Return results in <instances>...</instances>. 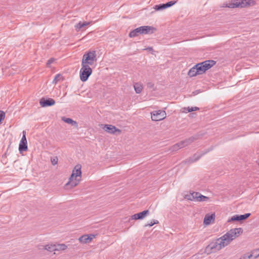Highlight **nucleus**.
Listing matches in <instances>:
<instances>
[{
	"instance_id": "nucleus-1",
	"label": "nucleus",
	"mask_w": 259,
	"mask_h": 259,
	"mask_svg": "<svg viewBox=\"0 0 259 259\" xmlns=\"http://www.w3.org/2000/svg\"><path fill=\"white\" fill-rule=\"evenodd\" d=\"M243 232L241 228L231 229L225 235L212 241L205 247L204 252L207 254L221 250L229 245L230 242Z\"/></svg>"
},
{
	"instance_id": "nucleus-2",
	"label": "nucleus",
	"mask_w": 259,
	"mask_h": 259,
	"mask_svg": "<svg viewBox=\"0 0 259 259\" xmlns=\"http://www.w3.org/2000/svg\"><path fill=\"white\" fill-rule=\"evenodd\" d=\"M81 166L80 164H77L74 167L69 178V181L65 185L66 189H68L69 186H70V188H72L78 184L81 177Z\"/></svg>"
},
{
	"instance_id": "nucleus-3",
	"label": "nucleus",
	"mask_w": 259,
	"mask_h": 259,
	"mask_svg": "<svg viewBox=\"0 0 259 259\" xmlns=\"http://www.w3.org/2000/svg\"><path fill=\"white\" fill-rule=\"evenodd\" d=\"M156 29L153 26H143L138 27L131 31L129 33V37H134L138 36L139 34H152L156 31Z\"/></svg>"
},
{
	"instance_id": "nucleus-4",
	"label": "nucleus",
	"mask_w": 259,
	"mask_h": 259,
	"mask_svg": "<svg viewBox=\"0 0 259 259\" xmlns=\"http://www.w3.org/2000/svg\"><path fill=\"white\" fill-rule=\"evenodd\" d=\"M97 54L95 51H91L85 53L83 55L81 65L90 66L97 62Z\"/></svg>"
},
{
	"instance_id": "nucleus-5",
	"label": "nucleus",
	"mask_w": 259,
	"mask_h": 259,
	"mask_svg": "<svg viewBox=\"0 0 259 259\" xmlns=\"http://www.w3.org/2000/svg\"><path fill=\"white\" fill-rule=\"evenodd\" d=\"M251 4H254V1L251 0H233L226 4L224 7H228L231 8H245L250 6Z\"/></svg>"
},
{
	"instance_id": "nucleus-6",
	"label": "nucleus",
	"mask_w": 259,
	"mask_h": 259,
	"mask_svg": "<svg viewBox=\"0 0 259 259\" xmlns=\"http://www.w3.org/2000/svg\"><path fill=\"white\" fill-rule=\"evenodd\" d=\"M215 64L216 61L212 60H208L202 62L197 63L195 65V67H197V69L198 70L199 74H202Z\"/></svg>"
},
{
	"instance_id": "nucleus-7",
	"label": "nucleus",
	"mask_w": 259,
	"mask_h": 259,
	"mask_svg": "<svg viewBox=\"0 0 259 259\" xmlns=\"http://www.w3.org/2000/svg\"><path fill=\"white\" fill-rule=\"evenodd\" d=\"M92 73V69L90 66L81 65V68L79 72L80 80L83 82L87 81Z\"/></svg>"
},
{
	"instance_id": "nucleus-8",
	"label": "nucleus",
	"mask_w": 259,
	"mask_h": 259,
	"mask_svg": "<svg viewBox=\"0 0 259 259\" xmlns=\"http://www.w3.org/2000/svg\"><path fill=\"white\" fill-rule=\"evenodd\" d=\"M166 113L164 111H154L151 113V119L153 121H160L166 117Z\"/></svg>"
},
{
	"instance_id": "nucleus-9",
	"label": "nucleus",
	"mask_w": 259,
	"mask_h": 259,
	"mask_svg": "<svg viewBox=\"0 0 259 259\" xmlns=\"http://www.w3.org/2000/svg\"><path fill=\"white\" fill-rule=\"evenodd\" d=\"M251 215L250 213H247L241 215H235L232 217L230 219L228 220V222H234V221H241L245 220L249 218Z\"/></svg>"
},
{
	"instance_id": "nucleus-10",
	"label": "nucleus",
	"mask_w": 259,
	"mask_h": 259,
	"mask_svg": "<svg viewBox=\"0 0 259 259\" xmlns=\"http://www.w3.org/2000/svg\"><path fill=\"white\" fill-rule=\"evenodd\" d=\"M40 105L42 107L51 106L55 104V101L52 98H41L39 101Z\"/></svg>"
},
{
	"instance_id": "nucleus-11",
	"label": "nucleus",
	"mask_w": 259,
	"mask_h": 259,
	"mask_svg": "<svg viewBox=\"0 0 259 259\" xmlns=\"http://www.w3.org/2000/svg\"><path fill=\"white\" fill-rule=\"evenodd\" d=\"M103 129L106 132L114 134L116 132H118L119 133L121 132V131L119 129L117 128L115 126L111 125V124H104L103 125Z\"/></svg>"
},
{
	"instance_id": "nucleus-12",
	"label": "nucleus",
	"mask_w": 259,
	"mask_h": 259,
	"mask_svg": "<svg viewBox=\"0 0 259 259\" xmlns=\"http://www.w3.org/2000/svg\"><path fill=\"white\" fill-rule=\"evenodd\" d=\"M149 214V210H145L141 212L136 213L133 215H132L131 218L130 220H142L147 215Z\"/></svg>"
},
{
	"instance_id": "nucleus-13",
	"label": "nucleus",
	"mask_w": 259,
	"mask_h": 259,
	"mask_svg": "<svg viewBox=\"0 0 259 259\" xmlns=\"http://www.w3.org/2000/svg\"><path fill=\"white\" fill-rule=\"evenodd\" d=\"M95 237V236L93 234L83 235L80 237L78 240L81 243H87L91 242Z\"/></svg>"
},
{
	"instance_id": "nucleus-14",
	"label": "nucleus",
	"mask_w": 259,
	"mask_h": 259,
	"mask_svg": "<svg viewBox=\"0 0 259 259\" xmlns=\"http://www.w3.org/2000/svg\"><path fill=\"white\" fill-rule=\"evenodd\" d=\"M200 194H201L199 192H193L192 193L186 195L185 196V198L191 201L194 200L198 201L199 196H200Z\"/></svg>"
},
{
	"instance_id": "nucleus-15",
	"label": "nucleus",
	"mask_w": 259,
	"mask_h": 259,
	"mask_svg": "<svg viewBox=\"0 0 259 259\" xmlns=\"http://www.w3.org/2000/svg\"><path fill=\"white\" fill-rule=\"evenodd\" d=\"M215 219V215L214 214H211L210 215L207 214L205 215L203 223L205 225H209L212 221H214Z\"/></svg>"
},
{
	"instance_id": "nucleus-16",
	"label": "nucleus",
	"mask_w": 259,
	"mask_h": 259,
	"mask_svg": "<svg viewBox=\"0 0 259 259\" xmlns=\"http://www.w3.org/2000/svg\"><path fill=\"white\" fill-rule=\"evenodd\" d=\"M62 120H63L64 122L70 124L72 126H74L76 127H78V124L76 121L73 120L71 118H67L65 117H62Z\"/></svg>"
},
{
	"instance_id": "nucleus-17",
	"label": "nucleus",
	"mask_w": 259,
	"mask_h": 259,
	"mask_svg": "<svg viewBox=\"0 0 259 259\" xmlns=\"http://www.w3.org/2000/svg\"><path fill=\"white\" fill-rule=\"evenodd\" d=\"M197 69V67H195V65L191 68L188 72V75L190 77H193L196 76L197 75L200 74Z\"/></svg>"
},
{
	"instance_id": "nucleus-18",
	"label": "nucleus",
	"mask_w": 259,
	"mask_h": 259,
	"mask_svg": "<svg viewBox=\"0 0 259 259\" xmlns=\"http://www.w3.org/2000/svg\"><path fill=\"white\" fill-rule=\"evenodd\" d=\"M28 149L27 143V142H20L19 145V150L20 152L22 151H26Z\"/></svg>"
},
{
	"instance_id": "nucleus-19",
	"label": "nucleus",
	"mask_w": 259,
	"mask_h": 259,
	"mask_svg": "<svg viewBox=\"0 0 259 259\" xmlns=\"http://www.w3.org/2000/svg\"><path fill=\"white\" fill-rule=\"evenodd\" d=\"M204 153H202L199 155H198L197 154H195L192 157H190L187 160L190 162V163L196 161L198 160Z\"/></svg>"
},
{
	"instance_id": "nucleus-20",
	"label": "nucleus",
	"mask_w": 259,
	"mask_h": 259,
	"mask_svg": "<svg viewBox=\"0 0 259 259\" xmlns=\"http://www.w3.org/2000/svg\"><path fill=\"white\" fill-rule=\"evenodd\" d=\"M90 24V22H79L76 25V29H80V28L84 27L85 26H88Z\"/></svg>"
},
{
	"instance_id": "nucleus-21",
	"label": "nucleus",
	"mask_w": 259,
	"mask_h": 259,
	"mask_svg": "<svg viewBox=\"0 0 259 259\" xmlns=\"http://www.w3.org/2000/svg\"><path fill=\"white\" fill-rule=\"evenodd\" d=\"M134 88L136 93L137 94H140L143 90L142 85L138 83H135V84L134 85Z\"/></svg>"
},
{
	"instance_id": "nucleus-22",
	"label": "nucleus",
	"mask_w": 259,
	"mask_h": 259,
	"mask_svg": "<svg viewBox=\"0 0 259 259\" xmlns=\"http://www.w3.org/2000/svg\"><path fill=\"white\" fill-rule=\"evenodd\" d=\"M56 248L55 244H48L45 246V249L50 252L56 251Z\"/></svg>"
},
{
	"instance_id": "nucleus-23",
	"label": "nucleus",
	"mask_w": 259,
	"mask_h": 259,
	"mask_svg": "<svg viewBox=\"0 0 259 259\" xmlns=\"http://www.w3.org/2000/svg\"><path fill=\"white\" fill-rule=\"evenodd\" d=\"M56 250H64L67 248V246L64 244H55Z\"/></svg>"
},
{
	"instance_id": "nucleus-24",
	"label": "nucleus",
	"mask_w": 259,
	"mask_h": 259,
	"mask_svg": "<svg viewBox=\"0 0 259 259\" xmlns=\"http://www.w3.org/2000/svg\"><path fill=\"white\" fill-rule=\"evenodd\" d=\"M167 8L165 4H160L155 6L154 9L157 11L163 10Z\"/></svg>"
},
{
	"instance_id": "nucleus-25",
	"label": "nucleus",
	"mask_w": 259,
	"mask_h": 259,
	"mask_svg": "<svg viewBox=\"0 0 259 259\" xmlns=\"http://www.w3.org/2000/svg\"><path fill=\"white\" fill-rule=\"evenodd\" d=\"M61 79H63V77L62 76V75L59 74H57L55 76L53 82L56 84L58 81H59Z\"/></svg>"
},
{
	"instance_id": "nucleus-26",
	"label": "nucleus",
	"mask_w": 259,
	"mask_h": 259,
	"mask_svg": "<svg viewBox=\"0 0 259 259\" xmlns=\"http://www.w3.org/2000/svg\"><path fill=\"white\" fill-rule=\"evenodd\" d=\"M209 200V198L208 197L205 196L200 194V196H199V199H198V201L199 202H203L207 201Z\"/></svg>"
},
{
	"instance_id": "nucleus-27",
	"label": "nucleus",
	"mask_w": 259,
	"mask_h": 259,
	"mask_svg": "<svg viewBox=\"0 0 259 259\" xmlns=\"http://www.w3.org/2000/svg\"><path fill=\"white\" fill-rule=\"evenodd\" d=\"M198 139V136L195 135V136H192V137H191L187 139L188 141V143H189L190 144L192 142L195 141V140H197Z\"/></svg>"
},
{
	"instance_id": "nucleus-28",
	"label": "nucleus",
	"mask_w": 259,
	"mask_h": 259,
	"mask_svg": "<svg viewBox=\"0 0 259 259\" xmlns=\"http://www.w3.org/2000/svg\"><path fill=\"white\" fill-rule=\"evenodd\" d=\"M251 254H253V258H257L258 256H259V249H256V250H253L251 252Z\"/></svg>"
},
{
	"instance_id": "nucleus-29",
	"label": "nucleus",
	"mask_w": 259,
	"mask_h": 259,
	"mask_svg": "<svg viewBox=\"0 0 259 259\" xmlns=\"http://www.w3.org/2000/svg\"><path fill=\"white\" fill-rule=\"evenodd\" d=\"M158 221H157V220H152L151 221L150 223H149V224H147L145 225V227H152V226H153L154 224H158Z\"/></svg>"
},
{
	"instance_id": "nucleus-30",
	"label": "nucleus",
	"mask_w": 259,
	"mask_h": 259,
	"mask_svg": "<svg viewBox=\"0 0 259 259\" xmlns=\"http://www.w3.org/2000/svg\"><path fill=\"white\" fill-rule=\"evenodd\" d=\"M179 149H180L179 148V145L177 144L174 145L170 148V150L171 151H176L178 150Z\"/></svg>"
},
{
	"instance_id": "nucleus-31",
	"label": "nucleus",
	"mask_w": 259,
	"mask_h": 259,
	"mask_svg": "<svg viewBox=\"0 0 259 259\" xmlns=\"http://www.w3.org/2000/svg\"><path fill=\"white\" fill-rule=\"evenodd\" d=\"M198 110H199V108L197 107H192L191 108L188 107V108H187V110L188 112H190L196 111Z\"/></svg>"
},
{
	"instance_id": "nucleus-32",
	"label": "nucleus",
	"mask_w": 259,
	"mask_h": 259,
	"mask_svg": "<svg viewBox=\"0 0 259 259\" xmlns=\"http://www.w3.org/2000/svg\"><path fill=\"white\" fill-rule=\"evenodd\" d=\"M23 136L22 138L20 141L21 142H27V140L26 138V132L25 131H23L22 132Z\"/></svg>"
},
{
	"instance_id": "nucleus-33",
	"label": "nucleus",
	"mask_w": 259,
	"mask_h": 259,
	"mask_svg": "<svg viewBox=\"0 0 259 259\" xmlns=\"http://www.w3.org/2000/svg\"><path fill=\"white\" fill-rule=\"evenodd\" d=\"M52 164L54 165H56L58 163V158L57 157H54L53 158H51V159Z\"/></svg>"
},
{
	"instance_id": "nucleus-34",
	"label": "nucleus",
	"mask_w": 259,
	"mask_h": 259,
	"mask_svg": "<svg viewBox=\"0 0 259 259\" xmlns=\"http://www.w3.org/2000/svg\"><path fill=\"white\" fill-rule=\"evenodd\" d=\"M176 3V1H170L166 3H165L166 6L167 8H169L172 6H173L174 4Z\"/></svg>"
},
{
	"instance_id": "nucleus-35",
	"label": "nucleus",
	"mask_w": 259,
	"mask_h": 259,
	"mask_svg": "<svg viewBox=\"0 0 259 259\" xmlns=\"http://www.w3.org/2000/svg\"><path fill=\"white\" fill-rule=\"evenodd\" d=\"M177 144L179 145V149H181V148H184V147H186V146L185 145V144H184V142H183V141H182L178 143Z\"/></svg>"
},
{
	"instance_id": "nucleus-36",
	"label": "nucleus",
	"mask_w": 259,
	"mask_h": 259,
	"mask_svg": "<svg viewBox=\"0 0 259 259\" xmlns=\"http://www.w3.org/2000/svg\"><path fill=\"white\" fill-rule=\"evenodd\" d=\"M54 61H55V59H54V58H52L50 59L48 61V62H47V65L48 66H49L50 64H52V63Z\"/></svg>"
},
{
	"instance_id": "nucleus-37",
	"label": "nucleus",
	"mask_w": 259,
	"mask_h": 259,
	"mask_svg": "<svg viewBox=\"0 0 259 259\" xmlns=\"http://www.w3.org/2000/svg\"><path fill=\"white\" fill-rule=\"evenodd\" d=\"M246 254H247V257L248 258V259H253V254H252L251 253H246Z\"/></svg>"
},
{
	"instance_id": "nucleus-38",
	"label": "nucleus",
	"mask_w": 259,
	"mask_h": 259,
	"mask_svg": "<svg viewBox=\"0 0 259 259\" xmlns=\"http://www.w3.org/2000/svg\"><path fill=\"white\" fill-rule=\"evenodd\" d=\"M239 259H248V258L247 257V254H244L241 256Z\"/></svg>"
},
{
	"instance_id": "nucleus-39",
	"label": "nucleus",
	"mask_w": 259,
	"mask_h": 259,
	"mask_svg": "<svg viewBox=\"0 0 259 259\" xmlns=\"http://www.w3.org/2000/svg\"><path fill=\"white\" fill-rule=\"evenodd\" d=\"M183 142H184V144H185V145L186 146V147L190 145V144L188 143V141L187 139L183 140Z\"/></svg>"
},
{
	"instance_id": "nucleus-40",
	"label": "nucleus",
	"mask_w": 259,
	"mask_h": 259,
	"mask_svg": "<svg viewBox=\"0 0 259 259\" xmlns=\"http://www.w3.org/2000/svg\"><path fill=\"white\" fill-rule=\"evenodd\" d=\"M153 85L154 84L152 82H149L147 84V86L149 88H152Z\"/></svg>"
},
{
	"instance_id": "nucleus-41",
	"label": "nucleus",
	"mask_w": 259,
	"mask_h": 259,
	"mask_svg": "<svg viewBox=\"0 0 259 259\" xmlns=\"http://www.w3.org/2000/svg\"><path fill=\"white\" fill-rule=\"evenodd\" d=\"M199 92H200V91H198V90H196V91H195L193 92V94L194 95H197V94H198Z\"/></svg>"
},
{
	"instance_id": "nucleus-42",
	"label": "nucleus",
	"mask_w": 259,
	"mask_h": 259,
	"mask_svg": "<svg viewBox=\"0 0 259 259\" xmlns=\"http://www.w3.org/2000/svg\"><path fill=\"white\" fill-rule=\"evenodd\" d=\"M152 48H149V50H152Z\"/></svg>"
}]
</instances>
